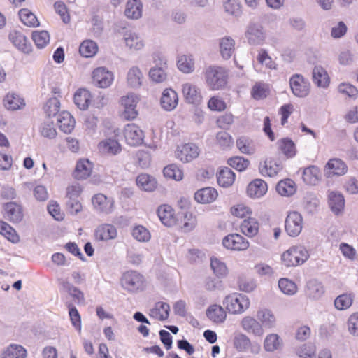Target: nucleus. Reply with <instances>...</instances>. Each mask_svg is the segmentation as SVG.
Returning a JSON list of instances; mask_svg holds the SVG:
<instances>
[{"instance_id": "c756f323", "label": "nucleus", "mask_w": 358, "mask_h": 358, "mask_svg": "<svg viewBox=\"0 0 358 358\" xmlns=\"http://www.w3.org/2000/svg\"><path fill=\"white\" fill-rule=\"evenodd\" d=\"M170 306L167 303L159 301L150 310V316L158 320H164L169 317Z\"/></svg>"}, {"instance_id": "4d7b16f0", "label": "nucleus", "mask_w": 358, "mask_h": 358, "mask_svg": "<svg viewBox=\"0 0 358 358\" xmlns=\"http://www.w3.org/2000/svg\"><path fill=\"white\" fill-rule=\"evenodd\" d=\"M164 176L166 178L174 179L176 180H181L183 178L182 171L175 164H171L164 168Z\"/></svg>"}, {"instance_id": "f3484780", "label": "nucleus", "mask_w": 358, "mask_h": 358, "mask_svg": "<svg viewBox=\"0 0 358 358\" xmlns=\"http://www.w3.org/2000/svg\"><path fill=\"white\" fill-rule=\"evenodd\" d=\"M58 285L60 291L68 293L77 303L84 301V294L78 288L73 286L68 280L65 278H59L57 279Z\"/></svg>"}, {"instance_id": "37998d69", "label": "nucleus", "mask_w": 358, "mask_h": 358, "mask_svg": "<svg viewBox=\"0 0 358 358\" xmlns=\"http://www.w3.org/2000/svg\"><path fill=\"white\" fill-rule=\"evenodd\" d=\"M320 176V169L316 166H310L304 169L302 178L306 184L315 185L319 181Z\"/></svg>"}, {"instance_id": "ea45409f", "label": "nucleus", "mask_w": 358, "mask_h": 358, "mask_svg": "<svg viewBox=\"0 0 358 358\" xmlns=\"http://www.w3.org/2000/svg\"><path fill=\"white\" fill-rule=\"evenodd\" d=\"M177 66L178 69L185 73H189L194 71V58L192 55H182L178 57Z\"/></svg>"}, {"instance_id": "8fccbe9b", "label": "nucleus", "mask_w": 358, "mask_h": 358, "mask_svg": "<svg viewBox=\"0 0 358 358\" xmlns=\"http://www.w3.org/2000/svg\"><path fill=\"white\" fill-rule=\"evenodd\" d=\"M98 51V45L92 40L84 41L80 45V54L85 57H92Z\"/></svg>"}, {"instance_id": "f704fd0d", "label": "nucleus", "mask_w": 358, "mask_h": 358, "mask_svg": "<svg viewBox=\"0 0 358 358\" xmlns=\"http://www.w3.org/2000/svg\"><path fill=\"white\" fill-rule=\"evenodd\" d=\"M4 106L10 110H16L25 106L24 99L15 93H8L3 99Z\"/></svg>"}, {"instance_id": "58836bf2", "label": "nucleus", "mask_w": 358, "mask_h": 358, "mask_svg": "<svg viewBox=\"0 0 358 358\" xmlns=\"http://www.w3.org/2000/svg\"><path fill=\"white\" fill-rule=\"evenodd\" d=\"M313 80L318 87H327L329 83V78L326 70L321 66H315L313 70Z\"/></svg>"}, {"instance_id": "0eeeda50", "label": "nucleus", "mask_w": 358, "mask_h": 358, "mask_svg": "<svg viewBox=\"0 0 358 358\" xmlns=\"http://www.w3.org/2000/svg\"><path fill=\"white\" fill-rule=\"evenodd\" d=\"M92 80L94 85L100 88H106L111 85L114 80L113 72L106 67H97L92 71Z\"/></svg>"}, {"instance_id": "20e7f679", "label": "nucleus", "mask_w": 358, "mask_h": 358, "mask_svg": "<svg viewBox=\"0 0 358 358\" xmlns=\"http://www.w3.org/2000/svg\"><path fill=\"white\" fill-rule=\"evenodd\" d=\"M245 38L250 45H260L266 39V34L263 27L257 23L250 22L245 32Z\"/></svg>"}, {"instance_id": "5fc2aeb1", "label": "nucleus", "mask_w": 358, "mask_h": 358, "mask_svg": "<svg viewBox=\"0 0 358 358\" xmlns=\"http://www.w3.org/2000/svg\"><path fill=\"white\" fill-rule=\"evenodd\" d=\"M41 135L45 138L52 139L57 136V131L54 127L53 122L50 119L45 120L39 127Z\"/></svg>"}, {"instance_id": "2f4dec72", "label": "nucleus", "mask_w": 358, "mask_h": 358, "mask_svg": "<svg viewBox=\"0 0 358 358\" xmlns=\"http://www.w3.org/2000/svg\"><path fill=\"white\" fill-rule=\"evenodd\" d=\"M235 50V41L230 36H224L220 40V51L223 59H229Z\"/></svg>"}, {"instance_id": "9b49d317", "label": "nucleus", "mask_w": 358, "mask_h": 358, "mask_svg": "<svg viewBox=\"0 0 358 358\" xmlns=\"http://www.w3.org/2000/svg\"><path fill=\"white\" fill-rule=\"evenodd\" d=\"M199 155V148L194 143L178 145L176 152V157L184 163L192 161Z\"/></svg>"}, {"instance_id": "603ef678", "label": "nucleus", "mask_w": 358, "mask_h": 358, "mask_svg": "<svg viewBox=\"0 0 358 358\" xmlns=\"http://www.w3.org/2000/svg\"><path fill=\"white\" fill-rule=\"evenodd\" d=\"M279 148L287 157L292 158L296 155V148L294 142L288 138H282L278 141Z\"/></svg>"}, {"instance_id": "6e6552de", "label": "nucleus", "mask_w": 358, "mask_h": 358, "mask_svg": "<svg viewBox=\"0 0 358 358\" xmlns=\"http://www.w3.org/2000/svg\"><path fill=\"white\" fill-rule=\"evenodd\" d=\"M303 228V218L300 213L296 211L289 213L285 222V229L290 236H297Z\"/></svg>"}, {"instance_id": "bf43d9fd", "label": "nucleus", "mask_w": 358, "mask_h": 358, "mask_svg": "<svg viewBox=\"0 0 358 358\" xmlns=\"http://www.w3.org/2000/svg\"><path fill=\"white\" fill-rule=\"evenodd\" d=\"M236 146L241 152L246 155H252L255 152V148L252 144L251 141L244 136H241L236 140Z\"/></svg>"}, {"instance_id": "e2e57ef3", "label": "nucleus", "mask_w": 358, "mask_h": 358, "mask_svg": "<svg viewBox=\"0 0 358 358\" xmlns=\"http://www.w3.org/2000/svg\"><path fill=\"white\" fill-rule=\"evenodd\" d=\"M352 301L351 294H343L336 298L334 300V306L338 310H346L351 306Z\"/></svg>"}, {"instance_id": "423d86ee", "label": "nucleus", "mask_w": 358, "mask_h": 358, "mask_svg": "<svg viewBox=\"0 0 358 358\" xmlns=\"http://www.w3.org/2000/svg\"><path fill=\"white\" fill-rule=\"evenodd\" d=\"M143 276L137 271H129L124 273L121 283L124 289L134 292L141 289L143 285Z\"/></svg>"}, {"instance_id": "2eb2a0df", "label": "nucleus", "mask_w": 358, "mask_h": 358, "mask_svg": "<svg viewBox=\"0 0 358 358\" xmlns=\"http://www.w3.org/2000/svg\"><path fill=\"white\" fill-rule=\"evenodd\" d=\"M182 91L187 103L193 105H199L201 103V90L196 85L189 83H184Z\"/></svg>"}, {"instance_id": "72a5a7b5", "label": "nucleus", "mask_w": 358, "mask_h": 358, "mask_svg": "<svg viewBox=\"0 0 358 358\" xmlns=\"http://www.w3.org/2000/svg\"><path fill=\"white\" fill-rule=\"evenodd\" d=\"M325 168L329 170V174L343 176L347 173L348 166L341 159L338 158L331 159L327 163Z\"/></svg>"}, {"instance_id": "bb28decb", "label": "nucleus", "mask_w": 358, "mask_h": 358, "mask_svg": "<svg viewBox=\"0 0 358 358\" xmlns=\"http://www.w3.org/2000/svg\"><path fill=\"white\" fill-rule=\"evenodd\" d=\"M324 293V288L322 283L316 280H309L306 286V295L313 299H320Z\"/></svg>"}, {"instance_id": "39448f33", "label": "nucleus", "mask_w": 358, "mask_h": 358, "mask_svg": "<svg viewBox=\"0 0 358 358\" xmlns=\"http://www.w3.org/2000/svg\"><path fill=\"white\" fill-rule=\"evenodd\" d=\"M292 93L297 97H306L310 91V83L301 74H294L289 79Z\"/></svg>"}, {"instance_id": "dca6fc26", "label": "nucleus", "mask_w": 358, "mask_h": 358, "mask_svg": "<svg viewBox=\"0 0 358 358\" xmlns=\"http://www.w3.org/2000/svg\"><path fill=\"white\" fill-rule=\"evenodd\" d=\"M58 285L60 291L68 293L77 303L84 301V294L78 288L73 286L68 280L65 278H59L57 279Z\"/></svg>"}, {"instance_id": "e433bc0d", "label": "nucleus", "mask_w": 358, "mask_h": 358, "mask_svg": "<svg viewBox=\"0 0 358 358\" xmlns=\"http://www.w3.org/2000/svg\"><path fill=\"white\" fill-rule=\"evenodd\" d=\"M136 184L145 192H152L157 187L156 179L146 173H141L137 176Z\"/></svg>"}, {"instance_id": "cd10ccee", "label": "nucleus", "mask_w": 358, "mask_h": 358, "mask_svg": "<svg viewBox=\"0 0 358 358\" xmlns=\"http://www.w3.org/2000/svg\"><path fill=\"white\" fill-rule=\"evenodd\" d=\"M57 124L61 131L69 134L75 127V120L69 112L62 111L57 116Z\"/></svg>"}, {"instance_id": "a18cd8bd", "label": "nucleus", "mask_w": 358, "mask_h": 358, "mask_svg": "<svg viewBox=\"0 0 358 358\" xmlns=\"http://www.w3.org/2000/svg\"><path fill=\"white\" fill-rule=\"evenodd\" d=\"M126 45L130 49L141 50L144 46V43L141 36L132 31H127L124 35Z\"/></svg>"}, {"instance_id": "9d476101", "label": "nucleus", "mask_w": 358, "mask_h": 358, "mask_svg": "<svg viewBox=\"0 0 358 358\" xmlns=\"http://www.w3.org/2000/svg\"><path fill=\"white\" fill-rule=\"evenodd\" d=\"M138 103V97L133 93L128 94L121 99V104L124 107L122 117L126 120H133L137 115L136 109Z\"/></svg>"}, {"instance_id": "79ce46f5", "label": "nucleus", "mask_w": 358, "mask_h": 358, "mask_svg": "<svg viewBox=\"0 0 358 358\" xmlns=\"http://www.w3.org/2000/svg\"><path fill=\"white\" fill-rule=\"evenodd\" d=\"M143 73L138 66H132L129 69L127 80L128 85L133 88H138L141 86Z\"/></svg>"}, {"instance_id": "6e6d98bb", "label": "nucleus", "mask_w": 358, "mask_h": 358, "mask_svg": "<svg viewBox=\"0 0 358 358\" xmlns=\"http://www.w3.org/2000/svg\"><path fill=\"white\" fill-rule=\"evenodd\" d=\"M257 316L266 327L271 328L274 327L275 317L271 310L268 309L260 310L257 312Z\"/></svg>"}, {"instance_id": "ddd939ff", "label": "nucleus", "mask_w": 358, "mask_h": 358, "mask_svg": "<svg viewBox=\"0 0 358 358\" xmlns=\"http://www.w3.org/2000/svg\"><path fill=\"white\" fill-rule=\"evenodd\" d=\"M222 245L227 249L234 250H245L249 247V242L241 235L232 234L223 238Z\"/></svg>"}, {"instance_id": "7ed1b4c3", "label": "nucleus", "mask_w": 358, "mask_h": 358, "mask_svg": "<svg viewBox=\"0 0 358 358\" xmlns=\"http://www.w3.org/2000/svg\"><path fill=\"white\" fill-rule=\"evenodd\" d=\"M223 303L229 313L241 314L249 308L250 300L245 294L233 293L225 297Z\"/></svg>"}, {"instance_id": "4c0bfd02", "label": "nucleus", "mask_w": 358, "mask_h": 358, "mask_svg": "<svg viewBox=\"0 0 358 358\" xmlns=\"http://www.w3.org/2000/svg\"><path fill=\"white\" fill-rule=\"evenodd\" d=\"M208 318L215 323H222L224 321L227 314L223 308L219 305L210 306L206 310Z\"/></svg>"}, {"instance_id": "412c9836", "label": "nucleus", "mask_w": 358, "mask_h": 358, "mask_svg": "<svg viewBox=\"0 0 358 358\" xmlns=\"http://www.w3.org/2000/svg\"><path fill=\"white\" fill-rule=\"evenodd\" d=\"M268 191L267 183L262 179H255L248 185L247 193L250 198H260Z\"/></svg>"}, {"instance_id": "864d4df0", "label": "nucleus", "mask_w": 358, "mask_h": 358, "mask_svg": "<svg viewBox=\"0 0 358 358\" xmlns=\"http://www.w3.org/2000/svg\"><path fill=\"white\" fill-rule=\"evenodd\" d=\"M19 17L22 22L27 27H38L39 22L36 15L29 9L22 8L19 11Z\"/></svg>"}, {"instance_id": "774afa93", "label": "nucleus", "mask_w": 358, "mask_h": 358, "mask_svg": "<svg viewBox=\"0 0 358 358\" xmlns=\"http://www.w3.org/2000/svg\"><path fill=\"white\" fill-rule=\"evenodd\" d=\"M315 350L314 345L304 344L297 349L296 353L301 358H316Z\"/></svg>"}, {"instance_id": "7c9ffc66", "label": "nucleus", "mask_w": 358, "mask_h": 358, "mask_svg": "<svg viewBox=\"0 0 358 358\" xmlns=\"http://www.w3.org/2000/svg\"><path fill=\"white\" fill-rule=\"evenodd\" d=\"M217 183L220 187H228L235 180V173L228 167H224L217 173Z\"/></svg>"}, {"instance_id": "3c124183", "label": "nucleus", "mask_w": 358, "mask_h": 358, "mask_svg": "<svg viewBox=\"0 0 358 358\" xmlns=\"http://www.w3.org/2000/svg\"><path fill=\"white\" fill-rule=\"evenodd\" d=\"M210 267L213 273L219 278H224L227 275L228 269L226 264L217 257L210 258Z\"/></svg>"}, {"instance_id": "f257e3e1", "label": "nucleus", "mask_w": 358, "mask_h": 358, "mask_svg": "<svg viewBox=\"0 0 358 358\" xmlns=\"http://www.w3.org/2000/svg\"><path fill=\"white\" fill-rule=\"evenodd\" d=\"M204 76L206 84L210 90H221L227 83L228 73L224 67L210 66L206 68Z\"/></svg>"}, {"instance_id": "09e8293b", "label": "nucleus", "mask_w": 358, "mask_h": 358, "mask_svg": "<svg viewBox=\"0 0 358 358\" xmlns=\"http://www.w3.org/2000/svg\"><path fill=\"white\" fill-rule=\"evenodd\" d=\"M0 234L13 243L20 241L15 230L9 224L2 220H0Z\"/></svg>"}, {"instance_id": "a878e982", "label": "nucleus", "mask_w": 358, "mask_h": 358, "mask_svg": "<svg viewBox=\"0 0 358 358\" xmlns=\"http://www.w3.org/2000/svg\"><path fill=\"white\" fill-rule=\"evenodd\" d=\"M218 193L213 187H205L196 191L194 194L195 200L200 203H210L217 197Z\"/></svg>"}, {"instance_id": "393cba45", "label": "nucleus", "mask_w": 358, "mask_h": 358, "mask_svg": "<svg viewBox=\"0 0 358 358\" xmlns=\"http://www.w3.org/2000/svg\"><path fill=\"white\" fill-rule=\"evenodd\" d=\"M93 164L88 159H81L78 161L73 176L77 180H84L88 178L92 171Z\"/></svg>"}, {"instance_id": "b1692460", "label": "nucleus", "mask_w": 358, "mask_h": 358, "mask_svg": "<svg viewBox=\"0 0 358 358\" xmlns=\"http://www.w3.org/2000/svg\"><path fill=\"white\" fill-rule=\"evenodd\" d=\"M157 215L162 223L167 227L176 224L177 219L174 215L173 209L169 205H162L157 209Z\"/></svg>"}, {"instance_id": "6ab92c4d", "label": "nucleus", "mask_w": 358, "mask_h": 358, "mask_svg": "<svg viewBox=\"0 0 358 358\" xmlns=\"http://www.w3.org/2000/svg\"><path fill=\"white\" fill-rule=\"evenodd\" d=\"M178 103V97L176 92L171 88L165 89L160 100L162 107L167 111H171L176 108Z\"/></svg>"}, {"instance_id": "4468645a", "label": "nucleus", "mask_w": 358, "mask_h": 358, "mask_svg": "<svg viewBox=\"0 0 358 358\" xmlns=\"http://www.w3.org/2000/svg\"><path fill=\"white\" fill-rule=\"evenodd\" d=\"M4 217L13 223H18L23 219V211L21 205L16 202H8L3 206Z\"/></svg>"}, {"instance_id": "0e129e2a", "label": "nucleus", "mask_w": 358, "mask_h": 358, "mask_svg": "<svg viewBox=\"0 0 358 358\" xmlns=\"http://www.w3.org/2000/svg\"><path fill=\"white\" fill-rule=\"evenodd\" d=\"M59 108L60 101L57 97L50 98L44 106L45 112L49 117L55 116Z\"/></svg>"}, {"instance_id": "69168bd1", "label": "nucleus", "mask_w": 358, "mask_h": 358, "mask_svg": "<svg viewBox=\"0 0 358 358\" xmlns=\"http://www.w3.org/2000/svg\"><path fill=\"white\" fill-rule=\"evenodd\" d=\"M280 289L287 295H294L297 292L296 285L287 278H281L278 282Z\"/></svg>"}, {"instance_id": "338daca9", "label": "nucleus", "mask_w": 358, "mask_h": 358, "mask_svg": "<svg viewBox=\"0 0 358 358\" xmlns=\"http://www.w3.org/2000/svg\"><path fill=\"white\" fill-rule=\"evenodd\" d=\"M228 164L238 171H245L250 164L249 160L243 157H233L227 160Z\"/></svg>"}, {"instance_id": "a211bd4d", "label": "nucleus", "mask_w": 358, "mask_h": 358, "mask_svg": "<svg viewBox=\"0 0 358 358\" xmlns=\"http://www.w3.org/2000/svg\"><path fill=\"white\" fill-rule=\"evenodd\" d=\"M282 169L280 163L272 158L266 159L259 165V171L262 176L273 177Z\"/></svg>"}, {"instance_id": "a19ab883", "label": "nucleus", "mask_w": 358, "mask_h": 358, "mask_svg": "<svg viewBox=\"0 0 358 358\" xmlns=\"http://www.w3.org/2000/svg\"><path fill=\"white\" fill-rule=\"evenodd\" d=\"M240 229L241 232L248 237H253L259 231V222L256 219L249 217L242 222Z\"/></svg>"}, {"instance_id": "5701e85b", "label": "nucleus", "mask_w": 358, "mask_h": 358, "mask_svg": "<svg viewBox=\"0 0 358 358\" xmlns=\"http://www.w3.org/2000/svg\"><path fill=\"white\" fill-rule=\"evenodd\" d=\"M117 235V232L115 227L110 224H101L94 231V236L99 241H107L115 239Z\"/></svg>"}, {"instance_id": "aec40b11", "label": "nucleus", "mask_w": 358, "mask_h": 358, "mask_svg": "<svg viewBox=\"0 0 358 358\" xmlns=\"http://www.w3.org/2000/svg\"><path fill=\"white\" fill-rule=\"evenodd\" d=\"M9 40L20 51L29 53L31 51V45L27 37L20 31H13L9 34Z\"/></svg>"}, {"instance_id": "4be33fe9", "label": "nucleus", "mask_w": 358, "mask_h": 358, "mask_svg": "<svg viewBox=\"0 0 358 358\" xmlns=\"http://www.w3.org/2000/svg\"><path fill=\"white\" fill-rule=\"evenodd\" d=\"M328 203L331 210L335 215H338L344 210V196L341 192L337 191L329 192Z\"/></svg>"}, {"instance_id": "f03ea898", "label": "nucleus", "mask_w": 358, "mask_h": 358, "mask_svg": "<svg viewBox=\"0 0 358 358\" xmlns=\"http://www.w3.org/2000/svg\"><path fill=\"white\" fill-rule=\"evenodd\" d=\"M309 257L308 251L302 245L290 248L284 252L281 260L287 267L296 266L303 264Z\"/></svg>"}, {"instance_id": "c03bdc74", "label": "nucleus", "mask_w": 358, "mask_h": 358, "mask_svg": "<svg viewBox=\"0 0 358 358\" xmlns=\"http://www.w3.org/2000/svg\"><path fill=\"white\" fill-rule=\"evenodd\" d=\"M276 191L282 196H291L296 192L295 182L289 178L282 180L277 184Z\"/></svg>"}, {"instance_id": "f8f14e48", "label": "nucleus", "mask_w": 358, "mask_h": 358, "mask_svg": "<svg viewBox=\"0 0 358 358\" xmlns=\"http://www.w3.org/2000/svg\"><path fill=\"white\" fill-rule=\"evenodd\" d=\"M124 136L127 143L131 146H136L143 142V132L135 124H128L124 130Z\"/></svg>"}, {"instance_id": "680f3d73", "label": "nucleus", "mask_w": 358, "mask_h": 358, "mask_svg": "<svg viewBox=\"0 0 358 358\" xmlns=\"http://www.w3.org/2000/svg\"><path fill=\"white\" fill-rule=\"evenodd\" d=\"M167 67H152L149 71V77L152 81L160 83L166 80V72Z\"/></svg>"}, {"instance_id": "1a4fd4ad", "label": "nucleus", "mask_w": 358, "mask_h": 358, "mask_svg": "<svg viewBox=\"0 0 358 358\" xmlns=\"http://www.w3.org/2000/svg\"><path fill=\"white\" fill-rule=\"evenodd\" d=\"M92 203L96 211L104 214H110L114 209V200L112 197H107L103 194L93 196Z\"/></svg>"}, {"instance_id": "de8ad7c7", "label": "nucleus", "mask_w": 358, "mask_h": 358, "mask_svg": "<svg viewBox=\"0 0 358 358\" xmlns=\"http://www.w3.org/2000/svg\"><path fill=\"white\" fill-rule=\"evenodd\" d=\"M99 149L105 153L117 155L121 151V146L115 139L108 138L99 143Z\"/></svg>"}, {"instance_id": "c9c22d12", "label": "nucleus", "mask_w": 358, "mask_h": 358, "mask_svg": "<svg viewBox=\"0 0 358 358\" xmlns=\"http://www.w3.org/2000/svg\"><path fill=\"white\" fill-rule=\"evenodd\" d=\"M241 326L248 334L254 336H261L262 334V325L253 317H245L241 321Z\"/></svg>"}, {"instance_id": "13d9d810", "label": "nucleus", "mask_w": 358, "mask_h": 358, "mask_svg": "<svg viewBox=\"0 0 358 358\" xmlns=\"http://www.w3.org/2000/svg\"><path fill=\"white\" fill-rule=\"evenodd\" d=\"M32 39L37 48H43L49 43L50 35L47 31H34Z\"/></svg>"}, {"instance_id": "c85d7f7f", "label": "nucleus", "mask_w": 358, "mask_h": 358, "mask_svg": "<svg viewBox=\"0 0 358 358\" xmlns=\"http://www.w3.org/2000/svg\"><path fill=\"white\" fill-rule=\"evenodd\" d=\"M91 93L89 90L80 88L74 94L73 101L80 110H86L91 101Z\"/></svg>"}, {"instance_id": "49530a36", "label": "nucleus", "mask_w": 358, "mask_h": 358, "mask_svg": "<svg viewBox=\"0 0 358 358\" xmlns=\"http://www.w3.org/2000/svg\"><path fill=\"white\" fill-rule=\"evenodd\" d=\"M27 350L21 345H10L1 354V358H25Z\"/></svg>"}, {"instance_id": "052dcab7", "label": "nucleus", "mask_w": 358, "mask_h": 358, "mask_svg": "<svg viewBox=\"0 0 358 358\" xmlns=\"http://www.w3.org/2000/svg\"><path fill=\"white\" fill-rule=\"evenodd\" d=\"M224 11L229 15L238 17L241 16V6L238 0H227L224 3Z\"/></svg>"}, {"instance_id": "473e14b6", "label": "nucleus", "mask_w": 358, "mask_h": 358, "mask_svg": "<svg viewBox=\"0 0 358 358\" xmlns=\"http://www.w3.org/2000/svg\"><path fill=\"white\" fill-rule=\"evenodd\" d=\"M143 5L140 0H129L126 4L125 15L130 19L136 20L142 15Z\"/></svg>"}]
</instances>
